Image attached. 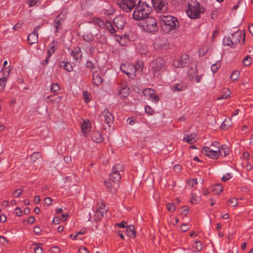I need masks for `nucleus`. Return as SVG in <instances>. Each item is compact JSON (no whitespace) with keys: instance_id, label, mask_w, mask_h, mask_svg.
I'll use <instances>...</instances> for the list:
<instances>
[{"instance_id":"ddd939ff","label":"nucleus","mask_w":253,"mask_h":253,"mask_svg":"<svg viewBox=\"0 0 253 253\" xmlns=\"http://www.w3.org/2000/svg\"><path fill=\"white\" fill-rule=\"evenodd\" d=\"M66 18V14L65 12L62 11L54 19V25L56 30L58 31L62 30V26L64 20Z\"/></svg>"},{"instance_id":"864d4df0","label":"nucleus","mask_w":253,"mask_h":253,"mask_svg":"<svg viewBox=\"0 0 253 253\" xmlns=\"http://www.w3.org/2000/svg\"><path fill=\"white\" fill-rule=\"evenodd\" d=\"M188 184L192 187H193L195 185L197 184V181L196 179H190L188 181Z\"/></svg>"},{"instance_id":"e433bc0d","label":"nucleus","mask_w":253,"mask_h":253,"mask_svg":"<svg viewBox=\"0 0 253 253\" xmlns=\"http://www.w3.org/2000/svg\"><path fill=\"white\" fill-rule=\"evenodd\" d=\"M89 124V121H84L81 125L82 132L84 135L87 133L88 125Z\"/></svg>"},{"instance_id":"c03bdc74","label":"nucleus","mask_w":253,"mask_h":253,"mask_svg":"<svg viewBox=\"0 0 253 253\" xmlns=\"http://www.w3.org/2000/svg\"><path fill=\"white\" fill-rule=\"evenodd\" d=\"M220 63L219 62L213 63L211 66V70L213 73L217 72L218 70L220 67Z\"/></svg>"},{"instance_id":"393cba45","label":"nucleus","mask_w":253,"mask_h":253,"mask_svg":"<svg viewBox=\"0 0 253 253\" xmlns=\"http://www.w3.org/2000/svg\"><path fill=\"white\" fill-rule=\"evenodd\" d=\"M92 140L96 143H101L104 141L102 135L97 131H93L91 134Z\"/></svg>"},{"instance_id":"0e129e2a","label":"nucleus","mask_w":253,"mask_h":253,"mask_svg":"<svg viewBox=\"0 0 253 253\" xmlns=\"http://www.w3.org/2000/svg\"><path fill=\"white\" fill-rule=\"evenodd\" d=\"M34 232L35 233V234L39 235L42 233V230L41 229L40 227L36 226L34 228Z\"/></svg>"},{"instance_id":"a18cd8bd","label":"nucleus","mask_w":253,"mask_h":253,"mask_svg":"<svg viewBox=\"0 0 253 253\" xmlns=\"http://www.w3.org/2000/svg\"><path fill=\"white\" fill-rule=\"evenodd\" d=\"M85 66L90 71L93 72V70L95 68V65L91 61H87L86 63Z\"/></svg>"},{"instance_id":"f257e3e1","label":"nucleus","mask_w":253,"mask_h":253,"mask_svg":"<svg viewBox=\"0 0 253 253\" xmlns=\"http://www.w3.org/2000/svg\"><path fill=\"white\" fill-rule=\"evenodd\" d=\"M204 7L201 6L197 0H190L188 3L186 13L191 19H198L201 17V14L205 12Z\"/></svg>"},{"instance_id":"c756f323","label":"nucleus","mask_w":253,"mask_h":253,"mask_svg":"<svg viewBox=\"0 0 253 253\" xmlns=\"http://www.w3.org/2000/svg\"><path fill=\"white\" fill-rule=\"evenodd\" d=\"M186 88V85L183 83L176 84L171 86V89L173 91H180L184 90Z\"/></svg>"},{"instance_id":"72a5a7b5","label":"nucleus","mask_w":253,"mask_h":253,"mask_svg":"<svg viewBox=\"0 0 253 253\" xmlns=\"http://www.w3.org/2000/svg\"><path fill=\"white\" fill-rule=\"evenodd\" d=\"M143 62L140 60H137L135 66H134V68L135 69V73H136V71L142 72L143 68Z\"/></svg>"},{"instance_id":"1a4fd4ad","label":"nucleus","mask_w":253,"mask_h":253,"mask_svg":"<svg viewBox=\"0 0 253 253\" xmlns=\"http://www.w3.org/2000/svg\"><path fill=\"white\" fill-rule=\"evenodd\" d=\"M93 20L99 27L106 29L108 32H116L117 31L116 29H114L112 23L108 20L104 22L102 19L99 18H94Z\"/></svg>"},{"instance_id":"a19ab883","label":"nucleus","mask_w":253,"mask_h":253,"mask_svg":"<svg viewBox=\"0 0 253 253\" xmlns=\"http://www.w3.org/2000/svg\"><path fill=\"white\" fill-rule=\"evenodd\" d=\"M231 41H232V40L231 39V37H225L223 40V44L224 45L229 46L233 48L234 47V46L231 45V44H232Z\"/></svg>"},{"instance_id":"f03ea898","label":"nucleus","mask_w":253,"mask_h":253,"mask_svg":"<svg viewBox=\"0 0 253 253\" xmlns=\"http://www.w3.org/2000/svg\"><path fill=\"white\" fill-rule=\"evenodd\" d=\"M152 11V8L145 2L138 3L135 7L133 13L134 19L140 21L146 19Z\"/></svg>"},{"instance_id":"473e14b6","label":"nucleus","mask_w":253,"mask_h":253,"mask_svg":"<svg viewBox=\"0 0 253 253\" xmlns=\"http://www.w3.org/2000/svg\"><path fill=\"white\" fill-rule=\"evenodd\" d=\"M46 98L49 99L50 102L52 103H57L60 102L61 97L55 94L48 96Z\"/></svg>"},{"instance_id":"dca6fc26","label":"nucleus","mask_w":253,"mask_h":253,"mask_svg":"<svg viewBox=\"0 0 253 253\" xmlns=\"http://www.w3.org/2000/svg\"><path fill=\"white\" fill-rule=\"evenodd\" d=\"M9 72L10 70L8 69V71L3 70L0 72V93L4 90Z\"/></svg>"},{"instance_id":"7ed1b4c3","label":"nucleus","mask_w":253,"mask_h":253,"mask_svg":"<svg viewBox=\"0 0 253 253\" xmlns=\"http://www.w3.org/2000/svg\"><path fill=\"white\" fill-rule=\"evenodd\" d=\"M166 61L161 57H157L151 63L150 71L154 77L158 76L166 69Z\"/></svg>"},{"instance_id":"09e8293b","label":"nucleus","mask_w":253,"mask_h":253,"mask_svg":"<svg viewBox=\"0 0 253 253\" xmlns=\"http://www.w3.org/2000/svg\"><path fill=\"white\" fill-rule=\"evenodd\" d=\"M166 207H167V210L169 211V212H173L175 210V207L174 206V204L173 203H168L167 205H166Z\"/></svg>"},{"instance_id":"b1692460","label":"nucleus","mask_w":253,"mask_h":253,"mask_svg":"<svg viewBox=\"0 0 253 253\" xmlns=\"http://www.w3.org/2000/svg\"><path fill=\"white\" fill-rule=\"evenodd\" d=\"M27 41L30 44L37 42H38V33H30L27 37Z\"/></svg>"},{"instance_id":"774afa93","label":"nucleus","mask_w":253,"mask_h":253,"mask_svg":"<svg viewBox=\"0 0 253 253\" xmlns=\"http://www.w3.org/2000/svg\"><path fill=\"white\" fill-rule=\"evenodd\" d=\"M64 161L66 163L69 164L72 162V158L70 156H66L64 157Z\"/></svg>"},{"instance_id":"6e6d98bb","label":"nucleus","mask_w":253,"mask_h":253,"mask_svg":"<svg viewBox=\"0 0 253 253\" xmlns=\"http://www.w3.org/2000/svg\"><path fill=\"white\" fill-rule=\"evenodd\" d=\"M50 251L51 253H59L60 252V249L57 246H53L51 248Z\"/></svg>"},{"instance_id":"20e7f679","label":"nucleus","mask_w":253,"mask_h":253,"mask_svg":"<svg viewBox=\"0 0 253 253\" xmlns=\"http://www.w3.org/2000/svg\"><path fill=\"white\" fill-rule=\"evenodd\" d=\"M164 25L163 27L169 32L172 30H176L179 26V23L177 18L172 16H167L163 20Z\"/></svg>"},{"instance_id":"c85d7f7f","label":"nucleus","mask_w":253,"mask_h":253,"mask_svg":"<svg viewBox=\"0 0 253 253\" xmlns=\"http://www.w3.org/2000/svg\"><path fill=\"white\" fill-rule=\"evenodd\" d=\"M126 233L128 237L135 238L136 237V232L134 226L133 225L126 226Z\"/></svg>"},{"instance_id":"4d7b16f0","label":"nucleus","mask_w":253,"mask_h":253,"mask_svg":"<svg viewBox=\"0 0 253 253\" xmlns=\"http://www.w3.org/2000/svg\"><path fill=\"white\" fill-rule=\"evenodd\" d=\"M23 25V22H18L14 26L13 29L14 31H18L21 28V26Z\"/></svg>"},{"instance_id":"f8f14e48","label":"nucleus","mask_w":253,"mask_h":253,"mask_svg":"<svg viewBox=\"0 0 253 253\" xmlns=\"http://www.w3.org/2000/svg\"><path fill=\"white\" fill-rule=\"evenodd\" d=\"M121 70L125 73L129 78L134 79L136 76L134 66L130 64H122L121 66Z\"/></svg>"},{"instance_id":"a211bd4d","label":"nucleus","mask_w":253,"mask_h":253,"mask_svg":"<svg viewBox=\"0 0 253 253\" xmlns=\"http://www.w3.org/2000/svg\"><path fill=\"white\" fill-rule=\"evenodd\" d=\"M70 55L75 62L80 63L82 58V52L80 47H76L71 50Z\"/></svg>"},{"instance_id":"39448f33","label":"nucleus","mask_w":253,"mask_h":253,"mask_svg":"<svg viewBox=\"0 0 253 253\" xmlns=\"http://www.w3.org/2000/svg\"><path fill=\"white\" fill-rule=\"evenodd\" d=\"M142 26L145 32H156L158 30L157 20L152 17L148 16L146 19L142 20Z\"/></svg>"},{"instance_id":"3c124183","label":"nucleus","mask_w":253,"mask_h":253,"mask_svg":"<svg viewBox=\"0 0 253 253\" xmlns=\"http://www.w3.org/2000/svg\"><path fill=\"white\" fill-rule=\"evenodd\" d=\"M225 93H226V94H224V95H222L221 96L218 97V99L220 100V99H222L228 98L230 96V95L231 94V91L228 89L227 88L225 89Z\"/></svg>"},{"instance_id":"2eb2a0df","label":"nucleus","mask_w":253,"mask_h":253,"mask_svg":"<svg viewBox=\"0 0 253 253\" xmlns=\"http://www.w3.org/2000/svg\"><path fill=\"white\" fill-rule=\"evenodd\" d=\"M108 210V208L105 206L104 202H101V206L96 210L94 215L95 219L100 220L103 217L104 214H106Z\"/></svg>"},{"instance_id":"79ce46f5","label":"nucleus","mask_w":253,"mask_h":253,"mask_svg":"<svg viewBox=\"0 0 253 253\" xmlns=\"http://www.w3.org/2000/svg\"><path fill=\"white\" fill-rule=\"evenodd\" d=\"M231 121V119L230 118H228L227 119H225L224 121L222 123L221 125V128H224L226 127V128H228L231 126L230 122Z\"/></svg>"},{"instance_id":"69168bd1","label":"nucleus","mask_w":253,"mask_h":253,"mask_svg":"<svg viewBox=\"0 0 253 253\" xmlns=\"http://www.w3.org/2000/svg\"><path fill=\"white\" fill-rule=\"evenodd\" d=\"M198 202V197L196 196H193L191 200V203L193 204H196Z\"/></svg>"},{"instance_id":"9b49d317","label":"nucleus","mask_w":253,"mask_h":253,"mask_svg":"<svg viewBox=\"0 0 253 253\" xmlns=\"http://www.w3.org/2000/svg\"><path fill=\"white\" fill-rule=\"evenodd\" d=\"M202 153L205 155L213 159H217L219 156L220 149H211L209 147H204L201 150Z\"/></svg>"},{"instance_id":"ea45409f","label":"nucleus","mask_w":253,"mask_h":253,"mask_svg":"<svg viewBox=\"0 0 253 253\" xmlns=\"http://www.w3.org/2000/svg\"><path fill=\"white\" fill-rule=\"evenodd\" d=\"M240 75V73L239 71H238L237 70H235L231 73V74L230 75V79L233 81H237L238 78H239Z\"/></svg>"},{"instance_id":"338daca9","label":"nucleus","mask_w":253,"mask_h":253,"mask_svg":"<svg viewBox=\"0 0 253 253\" xmlns=\"http://www.w3.org/2000/svg\"><path fill=\"white\" fill-rule=\"evenodd\" d=\"M44 203L45 204L49 206L52 204V199L50 197H46L44 200Z\"/></svg>"},{"instance_id":"7c9ffc66","label":"nucleus","mask_w":253,"mask_h":253,"mask_svg":"<svg viewBox=\"0 0 253 253\" xmlns=\"http://www.w3.org/2000/svg\"><path fill=\"white\" fill-rule=\"evenodd\" d=\"M83 34L81 35L80 33H79V36H81L83 40L87 42L92 41L94 39L93 35L91 33H82Z\"/></svg>"},{"instance_id":"de8ad7c7","label":"nucleus","mask_w":253,"mask_h":253,"mask_svg":"<svg viewBox=\"0 0 253 253\" xmlns=\"http://www.w3.org/2000/svg\"><path fill=\"white\" fill-rule=\"evenodd\" d=\"M194 248H195L197 250V251H200L201 250H202L203 248L202 243L201 241H195Z\"/></svg>"},{"instance_id":"f704fd0d","label":"nucleus","mask_w":253,"mask_h":253,"mask_svg":"<svg viewBox=\"0 0 253 253\" xmlns=\"http://www.w3.org/2000/svg\"><path fill=\"white\" fill-rule=\"evenodd\" d=\"M196 136L195 134L191 133L190 135H187V138L186 137H184L183 140H186V141L190 144H192L196 142V140H195V137Z\"/></svg>"},{"instance_id":"4c0bfd02","label":"nucleus","mask_w":253,"mask_h":253,"mask_svg":"<svg viewBox=\"0 0 253 253\" xmlns=\"http://www.w3.org/2000/svg\"><path fill=\"white\" fill-rule=\"evenodd\" d=\"M143 93L146 96L150 97L155 93V90L154 89L151 88H145L143 91Z\"/></svg>"},{"instance_id":"052dcab7","label":"nucleus","mask_w":253,"mask_h":253,"mask_svg":"<svg viewBox=\"0 0 253 253\" xmlns=\"http://www.w3.org/2000/svg\"><path fill=\"white\" fill-rule=\"evenodd\" d=\"M138 49L140 54L145 55L147 52V49L145 47L143 48V47H140Z\"/></svg>"},{"instance_id":"37998d69","label":"nucleus","mask_w":253,"mask_h":253,"mask_svg":"<svg viewBox=\"0 0 253 253\" xmlns=\"http://www.w3.org/2000/svg\"><path fill=\"white\" fill-rule=\"evenodd\" d=\"M252 62V58L249 55H247L243 60V63L245 66H250Z\"/></svg>"},{"instance_id":"8fccbe9b","label":"nucleus","mask_w":253,"mask_h":253,"mask_svg":"<svg viewBox=\"0 0 253 253\" xmlns=\"http://www.w3.org/2000/svg\"><path fill=\"white\" fill-rule=\"evenodd\" d=\"M145 112L148 115H153L155 113V111L149 106L146 105L145 107Z\"/></svg>"},{"instance_id":"aec40b11","label":"nucleus","mask_w":253,"mask_h":253,"mask_svg":"<svg viewBox=\"0 0 253 253\" xmlns=\"http://www.w3.org/2000/svg\"><path fill=\"white\" fill-rule=\"evenodd\" d=\"M114 36L116 41L119 42L120 45L123 46H126L128 42L130 40L128 38V35L126 34H124L123 36L117 35H115Z\"/></svg>"},{"instance_id":"6e6552de","label":"nucleus","mask_w":253,"mask_h":253,"mask_svg":"<svg viewBox=\"0 0 253 253\" xmlns=\"http://www.w3.org/2000/svg\"><path fill=\"white\" fill-rule=\"evenodd\" d=\"M170 46L169 43L166 38L160 37L156 39L154 43L155 49L159 52H164L167 50Z\"/></svg>"},{"instance_id":"0eeeda50","label":"nucleus","mask_w":253,"mask_h":253,"mask_svg":"<svg viewBox=\"0 0 253 253\" xmlns=\"http://www.w3.org/2000/svg\"><path fill=\"white\" fill-rule=\"evenodd\" d=\"M125 169L124 166L122 164H117L115 165L112 169V173L110 175L109 180L114 183L118 184L121 179L119 172L123 171Z\"/></svg>"},{"instance_id":"5fc2aeb1","label":"nucleus","mask_w":253,"mask_h":253,"mask_svg":"<svg viewBox=\"0 0 253 253\" xmlns=\"http://www.w3.org/2000/svg\"><path fill=\"white\" fill-rule=\"evenodd\" d=\"M38 0H27V2L30 7H32L36 5Z\"/></svg>"},{"instance_id":"bf43d9fd","label":"nucleus","mask_w":253,"mask_h":253,"mask_svg":"<svg viewBox=\"0 0 253 253\" xmlns=\"http://www.w3.org/2000/svg\"><path fill=\"white\" fill-rule=\"evenodd\" d=\"M78 253H89V252L86 247L81 246L79 249Z\"/></svg>"},{"instance_id":"13d9d810","label":"nucleus","mask_w":253,"mask_h":253,"mask_svg":"<svg viewBox=\"0 0 253 253\" xmlns=\"http://www.w3.org/2000/svg\"><path fill=\"white\" fill-rule=\"evenodd\" d=\"M211 146L212 147L213 149L218 150V149H219L220 145L218 142L214 141V142H212V143L211 144Z\"/></svg>"},{"instance_id":"5701e85b","label":"nucleus","mask_w":253,"mask_h":253,"mask_svg":"<svg viewBox=\"0 0 253 253\" xmlns=\"http://www.w3.org/2000/svg\"><path fill=\"white\" fill-rule=\"evenodd\" d=\"M92 83L95 85L98 86L100 85L102 82L103 79L99 75L98 73L96 71L92 73Z\"/></svg>"},{"instance_id":"49530a36","label":"nucleus","mask_w":253,"mask_h":253,"mask_svg":"<svg viewBox=\"0 0 253 253\" xmlns=\"http://www.w3.org/2000/svg\"><path fill=\"white\" fill-rule=\"evenodd\" d=\"M90 94L87 91H84L83 94V97L85 103H88L90 101Z\"/></svg>"},{"instance_id":"2f4dec72","label":"nucleus","mask_w":253,"mask_h":253,"mask_svg":"<svg viewBox=\"0 0 253 253\" xmlns=\"http://www.w3.org/2000/svg\"><path fill=\"white\" fill-rule=\"evenodd\" d=\"M223 188L221 184H217L213 185L212 187V191L214 194L218 195L223 191Z\"/></svg>"},{"instance_id":"bb28decb","label":"nucleus","mask_w":253,"mask_h":253,"mask_svg":"<svg viewBox=\"0 0 253 253\" xmlns=\"http://www.w3.org/2000/svg\"><path fill=\"white\" fill-rule=\"evenodd\" d=\"M106 187L112 193H115L118 187V184L114 183V184H112L111 180H108V181H106L105 183Z\"/></svg>"},{"instance_id":"f3484780","label":"nucleus","mask_w":253,"mask_h":253,"mask_svg":"<svg viewBox=\"0 0 253 253\" xmlns=\"http://www.w3.org/2000/svg\"><path fill=\"white\" fill-rule=\"evenodd\" d=\"M154 8L157 11L165 12L167 9V3L165 0H152Z\"/></svg>"},{"instance_id":"6ab92c4d","label":"nucleus","mask_w":253,"mask_h":253,"mask_svg":"<svg viewBox=\"0 0 253 253\" xmlns=\"http://www.w3.org/2000/svg\"><path fill=\"white\" fill-rule=\"evenodd\" d=\"M125 21L122 16H118L113 19V25L114 29L116 28L118 30H122L125 26Z\"/></svg>"},{"instance_id":"603ef678","label":"nucleus","mask_w":253,"mask_h":253,"mask_svg":"<svg viewBox=\"0 0 253 253\" xmlns=\"http://www.w3.org/2000/svg\"><path fill=\"white\" fill-rule=\"evenodd\" d=\"M228 202L230 203L233 206V207H236L238 205V199L234 197L229 199Z\"/></svg>"},{"instance_id":"4be33fe9","label":"nucleus","mask_w":253,"mask_h":253,"mask_svg":"<svg viewBox=\"0 0 253 253\" xmlns=\"http://www.w3.org/2000/svg\"><path fill=\"white\" fill-rule=\"evenodd\" d=\"M242 33H232L230 36L232 40V46L235 47L238 44L241 38Z\"/></svg>"},{"instance_id":"680f3d73","label":"nucleus","mask_w":253,"mask_h":253,"mask_svg":"<svg viewBox=\"0 0 253 253\" xmlns=\"http://www.w3.org/2000/svg\"><path fill=\"white\" fill-rule=\"evenodd\" d=\"M152 101L157 103L159 100V97L158 95H156L155 93L150 97Z\"/></svg>"},{"instance_id":"412c9836","label":"nucleus","mask_w":253,"mask_h":253,"mask_svg":"<svg viewBox=\"0 0 253 253\" xmlns=\"http://www.w3.org/2000/svg\"><path fill=\"white\" fill-rule=\"evenodd\" d=\"M121 89L119 92V95L121 98H126L127 97L129 94L130 89L125 83H123L121 85Z\"/></svg>"},{"instance_id":"a878e982","label":"nucleus","mask_w":253,"mask_h":253,"mask_svg":"<svg viewBox=\"0 0 253 253\" xmlns=\"http://www.w3.org/2000/svg\"><path fill=\"white\" fill-rule=\"evenodd\" d=\"M58 43L56 41H53L47 46V54L52 55L57 48Z\"/></svg>"},{"instance_id":"cd10ccee","label":"nucleus","mask_w":253,"mask_h":253,"mask_svg":"<svg viewBox=\"0 0 253 253\" xmlns=\"http://www.w3.org/2000/svg\"><path fill=\"white\" fill-rule=\"evenodd\" d=\"M59 65L68 72H71L73 69L72 65L69 62L61 61L59 62Z\"/></svg>"},{"instance_id":"9d476101","label":"nucleus","mask_w":253,"mask_h":253,"mask_svg":"<svg viewBox=\"0 0 253 253\" xmlns=\"http://www.w3.org/2000/svg\"><path fill=\"white\" fill-rule=\"evenodd\" d=\"M173 65L176 68H183L187 67L189 64V56L184 54L181 55L180 59H174Z\"/></svg>"},{"instance_id":"4468645a","label":"nucleus","mask_w":253,"mask_h":253,"mask_svg":"<svg viewBox=\"0 0 253 253\" xmlns=\"http://www.w3.org/2000/svg\"><path fill=\"white\" fill-rule=\"evenodd\" d=\"M102 117H103L104 119V123H106L108 126L110 127L114 122V117L113 115L109 112L108 109H105L99 118Z\"/></svg>"},{"instance_id":"e2e57ef3","label":"nucleus","mask_w":253,"mask_h":253,"mask_svg":"<svg viewBox=\"0 0 253 253\" xmlns=\"http://www.w3.org/2000/svg\"><path fill=\"white\" fill-rule=\"evenodd\" d=\"M172 2L175 5H179L186 2V0H171Z\"/></svg>"},{"instance_id":"c9c22d12","label":"nucleus","mask_w":253,"mask_h":253,"mask_svg":"<svg viewBox=\"0 0 253 253\" xmlns=\"http://www.w3.org/2000/svg\"><path fill=\"white\" fill-rule=\"evenodd\" d=\"M42 158L41 153L39 152H34L30 157V160L32 163L35 162L38 159Z\"/></svg>"},{"instance_id":"423d86ee","label":"nucleus","mask_w":253,"mask_h":253,"mask_svg":"<svg viewBox=\"0 0 253 253\" xmlns=\"http://www.w3.org/2000/svg\"><path fill=\"white\" fill-rule=\"evenodd\" d=\"M141 0H117V4L124 11L129 12L133 9Z\"/></svg>"},{"instance_id":"58836bf2","label":"nucleus","mask_w":253,"mask_h":253,"mask_svg":"<svg viewBox=\"0 0 253 253\" xmlns=\"http://www.w3.org/2000/svg\"><path fill=\"white\" fill-rule=\"evenodd\" d=\"M60 89L58 84L52 83L50 85V90L56 94Z\"/></svg>"}]
</instances>
